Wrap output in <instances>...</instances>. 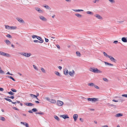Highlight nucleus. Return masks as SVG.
Segmentation results:
<instances>
[{
	"instance_id": "nucleus-57",
	"label": "nucleus",
	"mask_w": 127,
	"mask_h": 127,
	"mask_svg": "<svg viewBox=\"0 0 127 127\" xmlns=\"http://www.w3.org/2000/svg\"><path fill=\"white\" fill-rule=\"evenodd\" d=\"M94 86L96 88H97V89H99V88L97 86H96V85H94Z\"/></svg>"
},
{
	"instance_id": "nucleus-26",
	"label": "nucleus",
	"mask_w": 127,
	"mask_h": 127,
	"mask_svg": "<svg viewBox=\"0 0 127 127\" xmlns=\"http://www.w3.org/2000/svg\"><path fill=\"white\" fill-rule=\"evenodd\" d=\"M38 40H39V43H41L43 42V40L41 37H40V38Z\"/></svg>"
},
{
	"instance_id": "nucleus-3",
	"label": "nucleus",
	"mask_w": 127,
	"mask_h": 127,
	"mask_svg": "<svg viewBox=\"0 0 127 127\" xmlns=\"http://www.w3.org/2000/svg\"><path fill=\"white\" fill-rule=\"evenodd\" d=\"M87 100L89 101L95 102L98 101V99L97 98H87Z\"/></svg>"
},
{
	"instance_id": "nucleus-22",
	"label": "nucleus",
	"mask_w": 127,
	"mask_h": 127,
	"mask_svg": "<svg viewBox=\"0 0 127 127\" xmlns=\"http://www.w3.org/2000/svg\"><path fill=\"white\" fill-rule=\"evenodd\" d=\"M73 10L75 12H80V11H83V10H82V9H78V10L73 9Z\"/></svg>"
},
{
	"instance_id": "nucleus-29",
	"label": "nucleus",
	"mask_w": 127,
	"mask_h": 127,
	"mask_svg": "<svg viewBox=\"0 0 127 127\" xmlns=\"http://www.w3.org/2000/svg\"><path fill=\"white\" fill-rule=\"evenodd\" d=\"M43 7H45L46 9L49 10L50 9V7L47 5L43 6Z\"/></svg>"
},
{
	"instance_id": "nucleus-63",
	"label": "nucleus",
	"mask_w": 127,
	"mask_h": 127,
	"mask_svg": "<svg viewBox=\"0 0 127 127\" xmlns=\"http://www.w3.org/2000/svg\"><path fill=\"white\" fill-rule=\"evenodd\" d=\"M56 46L59 49L60 48V46L59 45H56Z\"/></svg>"
},
{
	"instance_id": "nucleus-45",
	"label": "nucleus",
	"mask_w": 127,
	"mask_h": 127,
	"mask_svg": "<svg viewBox=\"0 0 127 127\" xmlns=\"http://www.w3.org/2000/svg\"><path fill=\"white\" fill-rule=\"evenodd\" d=\"M30 96L32 98L35 97V95L32 94H30Z\"/></svg>"
},
{
	"instance_id": "nucleus-40",
	"label": "nucleus",
	"mask_w": 127,
	"mask_h": 127,
	"mask_svg": "<svg viewBox=\"0 0 127 127\" xmlns=\"http://www.w3.org/2000/svg\"><path fill=\"white\" fill-rule=\"evenodd\" d=\"M11 90L13 92H16L17 91L16 90L13 88L11 89Z\"/></svg>"
},
{
	"instance_id": "nucleus-1",
	"label": "nucleus",
	"mask_w": 127,
	"mask_h": 127,
	"mask_svg": "<svg viewBox=\"0 0 127 127\" xmlns=\"http://www.w3.org/2000/svg\"><path fill=\"white\" fill-rule=\"evenodd\" d=\"M89 70L95 73H101L102 72V71L98 69L97 68L94 67H90L89 69Z\"/></svg>"
},
{
	"instance_id": "nucleus-52",
	"label": "nucleus",
	"mask_w": 127,
	"mask_h": 127,
	"mask_svg": "<svg viewBox=\"0 0 127 127\" xmlns=\"http://www.w3.org/2000/svg\"><path fill=\"white\" fill-rule=\"evenodd\" d=\"M27 53H25V52H23V56H25V57H26V55Z\"/></svg>"
},
{
	"instance_id": "nucleus-15",
	"label": "nucleus",
	"mask_w": 127,
	"mask_h": 127,
	"mask_svg": "<svg viewBox=\"0 0 127 127\" xmlns=\"http://www.w3.org/2000/svg\"><path fill=\"white\" fill-rule=\"evenodd\" d=\"M64 74L65 75L68 74V71L67 68H65L64 71Z\"/></svg>"
},
{
	"instance_id": "nucleus-16",
	"label": "nucleus",
	"mask_w": 127,
	"mask_h": 127,
	"mask_svg": "<svg viewBox=\"0 0 127 127\" xmlns=\"http://www.w3.org/2000/svg\"><path fill=\"white\" fill-rule=\"evenodd\" d=\"M123 114L121 113H119L115 115V117H119L122 116Z\"/></svg>"
},
{
	"instance_id": "nucleus-7",
	"label": "nucleus",
	"mask_w": 127,
	"mask_h": 127,
	"mask_svg": "<svg viewBox=\"0 0 127 127\" xmlns=\"http://www.w3.org/2000/svg\"><path fill=\"white\" fill-rule=\"evenodd\" d=\"M16 19L20 23H24V21L23 19L20 18H17Z\"/></svg>"
},
{
	"instance_id": "nucleus-47",
	"label": "nucleus",
	"mask_w": 127,
	"mask_h": 127,
	"mask_svg": "<svg viewBox=\"0 0 127 127\" xmlns=\"http://www.w3.org/2000/svg\"><path fill=\"white\" fill-rule=\"evenodd\" d=\"M6 36L7 37H9V38H11V35L9 34H7Z\"/></svg>"
},
{
	"instance_id": "nucleus-14",
	"label": "nucleus",
	"mask_w": 127,
	"mask_h": 127,
	"mask_svg": "<svg viewBox=\"0 0 127 127\" xmlns=\"http://www.w3.org/2000/svg\"><path fill=\"white\" fill-rule=\"evenodd\" d=\"M78 117V115L77 114H74L73 115V118L74 119L75 121H76Z\"/></svg>"
},
{
	"instance_id": "nucleus-23",
	"label": "nucleus",
	"mask_w": 127,
	"mask_h": 127,
	"mask_svg": "<svg viewBox=\"0 0 127 127\" xmlns=\"http://www.w3.org/2000/svg\"><path fill=\"white\" fill-rule=\"evenodd\" d=\"M5 26L6 29L8 30H10V26L8 25H5Z\"/></svg>"
},
{
	"instance_id": "nucleus-55",
	"label": "nucleus",
	"mask_w": 127,
	"mask_h": 127,
	"mask_svg": "<svg viewBox=\"0 0 127 127\" xmlns=\"http://www.w3.org/2000/svg\"><path fill=\"white\" fill-rule=\"evenodd\" d=\"M118 41H114L113 43L115 44H117L118 43Z\"/></svg>"
},
{
	"instance_id": "nucleus-53",
	"label": "nucleus",
	"mask_w": 127,
	"mask_h": 127,
	"mask_svg": "<svg viewBox=\"0 0 127 127\" xmlns=\"http://www.w3.org/2000/svg\"><path fill=\"white\" fill-rule=\"evenodd\" d=\"M104 62L106 65H108V64H109V63L106 62Z\"/></svg>"
},
{
	"instance_id": "nucleus-37",
	"label": "nucleus",
	"mask_w": 127,
	"mask_h": 127,
	"mask_svg": "<svg viewBox=\"0 0 127 127\" xmlns=\"http://www.w3.org/2000/svg\"><path fill=\"white\" fill-rule=\"evenodd\" d=\"M4 99L7 101H8L10 102H12L11 100L10 99L5 98H4Z\"/></svg>"
},
{
	"instance_id": "nucleus-59",
	"label": "nucleus",
	"mask_w": 127,
	"mask_h": 127,
	"mask_svg": "<svg viewBox=\"0 0 127 127\" xmlns=\"http://www.w3.org/2000/svg\"><path fill=\"white\" fill-rule=\"evenodd\" d=\"M23 52H19L18 53L19 54H20L22 55H23Z\"/></svg>"
},
{
	"instance_id": "nucleus-34",
	"label": "nucleus",
	"mask_w": 127,
	"mask_h": 127,
	"mask_svg": "<svg viewBox=\"0 0 127 127\" xmlns=\"http://www.w3.org/2000/svg\"><path fill=\"white\" fill-rule=\"evenodd\" d=\"M0 73L2 74H4V72L1 69V67H0Z\"/></svg>"
},
{
	"instance_id": "nucleus-24",
	"label": "nucleus",
	"mask_w": 127,
	"mask_h": 127,
	"mask_svg": "<svg viewBox=\"0 0 127 127\" xmlns=\"http://www.w3.org/2000/svg\"><path fill=\"white\" fill-rule=\"evenodd\" d=\"M75 16H77V17H79V18H80L82 16L80 14L78 13L76 14H75Z\"/></svg>"
},
{
	"instance_id": "nucleus-54",
	"label": "nucleus",
	"mask_w": 127,
	"mask_h": 127,
	"mask_svg": "<svg viewBox=\"0 0 127 127\" xmlns=\"http://www.w3.org/2000/svg\"><path fill=\"white\" fill-rule=\"evenodd\" d=\"M13 108L15 110H19V109H18V108H17L16 107H13Z\"/></svg>"
},
{
	"instance_id": "nucleus-61",
	"label": "nucleus",
	"mask_w": 127,
	"mask_h": 127,
	"mask_svg": "<svg viewBox=\"0 0 127 127\" xmlns=\"http://www.w3.org/2000/svg\"><path fill=\"white\" fill-rule=\"evenodd\" d=\"M20 123H21V124H23L25 126V124L26 123V122L24 123V122H21Z\"/></svg>"
},
{
	"instance_id": "nucleus-19",
	"label": "nucleus",
	"mask_w": 127,
	"mask_h": 127,
	"mask_svg": "<svg viewBox=\"0 0 127 127\" xmlns=\"http://www.w3.org/2000/svg\"><path fill=\"white\" fill-rule=\"evenodd\" d=\"M119 98H120V99H119V101H120L121 102H122L123 101L125 100H124L123 99V98L119 97Z\"/></svg>"
},
{
	"instance_id": "nucleus-51",
	"label": "nucleus",
	"mask_w": 127,
	"mask_h": 127,
	"mask_svg": "<svg viewBox=\"0 0 127 127\" xmlns=\"http://www.w3.org/2000/svg\"><path fill=\"white\" fill-rule=\"evenodd\" d=\"M33 42L35 43L39 42V41L37 40H33Z\"/></svg>"
},
{
	"instance_id": "nucleus-41",
	"label": "nucleus",
	"mask_w": 127,
	"mask_h": 127,
	"mask_svg": "<svg viewBox=\"0 0 127 127\" xmlns=\"http://www.w3.org/2000/svg\"><path fill=\"white\" fill-rule=\"evenodd\" d=\"M103 53L104 54V56H105L106 57H109V56L105 52H104Z\"/></svg>"
},
{
	"instance_id": "nucleus-17",
	"label": "nucleus",
	"mask_w": 127,
	"mask_h": 127,
	"mask_svg": "<svg viewBox=\"0 0 127 127\" xmlns=\"http://www.w3.org/2000/svg\"><path fill=\"white\" fill-rule=\"evenodd\" d=\"M122 40L124 42H127L126 38L125 37H123L122 38Z\"/></svg>"
},
{
	"instance_id": "nucleus-39",
	"label": "nucleus",
	"mask_w": 127,
	"mask_h": 127,
	"mask_svg": "<svg viewBox=\"0 0 127 127\" xmlns=\"http://www.w3.org/2000/svg\"><path fill=\"white\" fill-rule=\"evenodd\" d=\"M8 93L10 95H13L14 94V93H13L11 91H10V92H8Z\"/></svg>"
},
{
	"instance_id": "nucleus-12",
	"label": "nucleus",
	"mask_w": 127,
	"mask_h": 127,
	"mask_svg": "<svg viewBox=\"0 0 127 127\" xmlns=\"http://www.w3.org/2000/svg\"><path fill=\"white\" fill-rule=\"evenodd\" d=\"M24 104L27 106H32L34 105V104L31 103L29 102H26L24 103Z\"/></svg>"
},
{
	"instance_id": "nucleus-21",
	"label": "nucleus",
	"mask_w": 127,
	"mask_h": 127,
	"mask_svg": "<svg viewBox=\"0 0 127 127\" xmlns=\"http://www.w3.org/2000/svg\"><path fill=\"white\" fill-rule=\"evenodd\" d=\"M86 13L87 14H90L91 15H93L94 14L93 13L90 11H87L86 12Z\"/></svg>"
},
{
	"instance_id": "nucleus-60",
	"label": "nucleus",
	"mask_w": 127,
	"mask_h": 127,
	"mask_svg": "<svg viewBox=\"0 0 127 127\" xmlns=\"http://www.w3.org/2000/svg\"><path fill=\"white\" fill-rule=\"evenodd\" d=\"M112 101H114V102H118V100H115L114 99H113L112 100Z\"/></svg>"
},
{
	"instance_id": "nucleus-36",
	"label": "nucleus",
	"mask_w": 127,
	"mask_h": 127,
	"mask_svg": "<svg viewBox=\"0 0 127 127\" xmlns=\"http://www.w3.org/2000/svg\"><path fill=\"white\" fill-rule=\"evenodd\" d=\"M111 3H114L115 2V1L114 0H108Z\"/></svg>"
},
{
	"instance_id": "nucleus-10",
	"label": "nucleus",
	"mask_w": 127,
	"mask_h": 127,
	"mask_svg": "<svg viewBox=\"0 0 127 127\" xmlns=\"http://www.w3.org/2000/svg\"><path fill=\"white\" fill-rule=\"evenodd\" d=\"M60 117L63 118L64 119L69 118V117L68 116V115H67L66 114H64L61 115L60 116Z\"/></svg>"
},
{
	"instance_id": "nucleus-46",
	"label": "nucleus",
	"mask_w": 127,
	"mask_h": 127,
	"mask_svg": "<svg viewBox=\"0 0 127 127\" xmlns=\"http://www.w3.org/2000/svg\"><path fill=\"white\" fill-rule=\"evenodd\" d=\"M103 80L106 82H107L108 81V80L106 78H103Z\"/></svg>"
},
{
	"instance_id": "nucleus-44",
	"label": "nucleus",
	"mask_w": 127,
	"mask_h": 127,
	"mask_svg": "<svg viewBox=\"0 0 127 127\" xmlns=\"http://www.w3.org/2000/svg\"><path fill=\"white\" fill-rule=\"evenodd\" d=\"M41 70L42 71L44 72V73H45V70L44 69L42 68V67H41Z\"/></svg>"
},
{
	"instance_id": "nucleus-50",
	"label": "nucleus",
	"mask_w": 127,
	"mask_h": 127,
	"mask_svg": "<svg viewBox=\"0 0 127 127\" xmlns=\"http://www.w3.org/2000/svg\"><path fill=\"white\" fill-rule=\"evenodd\" d=\"M122 96L123 97H126L127 94H123L122 95Z\"/></svg>"
},
{
	"instance_id": "nucleus-64",
	"label": "nucleus",
	"mask_w": 127,
	"mask_h": 127,
	"mask_svg": "<svg viewBox=\"0 0 127 127\" xmlns=\"http://www.w3.org/2000/svg\"><path fill=\"white\" fill-rule=\"evenodd\" d=\"M102 127H108V126L107 125H105L104 126H102Z\"/></svg>"
},
{
	"instance_id": "nucleus-5",
	"label": "nucleus",
	"mask_w": 127,
	"mask_h": 127,
	"mask_svg": "<svg viewBox=\"0 0 127 127\" xmlns=\"http://www.w3.org/2000/svg\"><path fill=\"white\" fill-rule=\"evenodd\" d=\"M34 9L39 13H42L43 12V11L39 7H35L34 8Z\"/></svg>"
},
{
	"instance_id": "nucleus-20",
	"label": "nucleus",
	"mask_w": 127,
	"mask_h": 127,
	"mask_svg": "<svg viewBox=\"0 0 127 127\" xmlns=\"http://www.w3.org/2000/svg\"><path fill=\"white\" fill-rule=\"evenodd\" d=\"M55 74L57 76H61V74L58 71H55Z\"/></svg>"
},
{
	"instance_id": "nucleus-38",
	"label": "nucleus",
	"mask_w": 127,
	"mask_h": 127,
	"mask_svg": "<svg viewBox=\"0 0 127 127\" xmlns=\"http://www.w3.org/2000/svg\"><path fill=\"white\" fill-rule=\"evenodd\" d=\"M32 111L33 112H36L37 111V110L36 108H34L32 109Z\"/></svg>"
},
{
	"instance_id": "nucleus-2",
	"label": "nucleus",
	"mask_w": 127,
	"mask_h": 127,
	"mask_svg": "<svg viewBox=\"0 0 127 127\" xmlns=\"http://www.w3.org/2000/svg\"><path fill=\"white\" fill-rule=\"evenodd\" d=\"M44 99L49 101V102L53 103H55L56 102L55 100L53 99H50L48 97H45Z\"/></svg>"
},
{
	"instance_id": "nucleus-8",
	"label": "nucleus",
	"mask_w": 127,
	"mask_h": 127,
	"mask_svg": "<svg viewBox=\"0 0 127 127\" xmlns=\"http://www.w3.org/2000/svg\"><path fill=\"white\" fill-rule=\"evenodd\" d=\"M63 102L60 100H58L57 101V104L58 106H61L63 105Z\"/></svg>"
},
{
	"instance_id": "nucleus-35",
	"label": "nucleus",
	"mask_w": 127,
	"mask_h": 127,
	"mask_svg": "<svg viewBox=\"0 0 127 127\" xmlns=\"http://www.w3.org/2000/svg\"><path fill=\"white\" fill-rule=\"evenodd\" d=\"M8 77L10 78V79H12V80H13L14 81H15V80L14 79V78L10 76H8L7 77Z\"/></svg>"
},
{
	"instance_id": "nucleus-33",
	"label": "nucleus",
	"mask_w": 127,
	"mask_h": 127,
	"mask_svg": "<svg viewBox=\"0 0 127 127\" xmlns=\"http://www.w3.org/2000/svg\"><path fill=\"white\" fill-rule=\"evenodd\" d=\"M36 114H40L41 115H43L44 114L43 112H41V111L39 112H36Z\"/></svg>"
},
{
	"instance_id": "nucleus-56",
	"label": "nucleus",
	"mask_w": 127,
	"mask_h": 127,
	"mask_svg": "<svg viewBox=\"0 0 127 127\" xmlns=\"http://www.w3.org/2000/svg\"><path fill=\"white\" fill-rule=\"evenodd\" d=\"M45 40L46 42H48L49 41L48 39L47 38H45Z\"/></svg>"
},
{
	"instance_id": "nucleus-27",
	"label": "nucleus",
	"mask_w": 127,
	"mask_h": 127,
	"mask_svg": "<svg viewBox=\"0 0 127 127\" xmlns=\"http://www.w3.org/2000/svg\"><path fill=\"white\" fill-rule=\"evenodd\" d=\"M38 40H39V43H41L43 42V40L41 37H40V38Z\"/></svg>"
},
{
	"instance_id": "nucleus-9",
	"label": "nucleus",
	"mask_w": 127,
	"mask_h": 127,
	"mask_svg": "<svg viewBox=\"0 0 127 127\" xmlns=\"http://www.w3.org/2000/svg\"><path fill=\"white\" fill-rule=\"evenodd\" d=\"M94 16L98 19L100 20H102L103 19L102 17L98 14H95Z\"/></svg>"
},
{
	"instance_id": "nucleus-62",
	"label": "nucleus",
	"mask_w": 127,
	"mask_h": 127,
	"mask_svg": "<svg viewBox=\"0 0 127 127\" xmlns=\"http://www.w3.org/2000/svg\"><path fill=\"white\" fill-rule=\"evenodd\" d=\"M80 120L82 122H83V119L82 118H80Z\"/></svg>"
},
{
	"instance_id": "nucleus-11",
	"label": "nucleus",
	"mask_w": 127,
	"mask_h": 127,
	"mask_svg": "<svg viewBox=\"0 0 127 127\" xmlns=\"http://www.w3.org/2000/svg\"><path fill=\"white\" fill-rule=\"evenodd\" d=\"M68 73L71 76H73L75 73V72L73 70L72 71H69L68 72Z\"/></svg>"
},
{
	"instance_id": "nucleus-25",
	"label": "nucleus",
	"mask_w": 127,
	"mask_h": 127,
	"mask_svg": "<svg viewBox=\"0 0 127 127\" xmlns=\"http://www.w3.org/2000/svg\"><path fill=\"white\" fill-rule=\"evenodd\" d=\"M54 118L56 119L58 121L60 120V119H59V118L57 116H54Z\"/></svg>"
},
{
	"instance_id": "nucleus-30",
	"label": "nucleus",
	"mask_w": 127,
	"mask_h": 127,
	"mask_svg": "<svg viewBox=\"0 0 127 127\" xmlns=\"http://www.w3.org/2000/svg\"><path fill=\"white\" fill-rule=\"evenodd\" d=\"M76 54L77 55L78 57H80L81 56L80 53L78 51H77L76 52Z\"/></svg>"
},
{
	"instance_id": "nucleus-32",
	"label": "nucleus",
	"mask_w": 127,
	"mask_h": 127,
	"mask_svg": "<svg viewBox=\"0 0 127 127\" xmlns=\"http://www.w3.org/2000/svg\"><path fill=\"white\" fill-rule=\"evenodd\" d=\"M88 85L91 86H94V84L93 83H90L88 84Z\"/></svg>"
},
{
	"instance_id": "nucleus-48",
	"label": "nucleus",
	"mask_w": 127,
	"mask_h": 127,
	"mask_svg": "<svg viewBox=\"0 0 127 127\" xmlns=\"http://www.w3.org/2000/svg\"><path fill=\"white\" fill-rule=\"evenodd\" d=\"M37 37V35H33L32 36V38H33V39L35 38H36Z\"/></svg>"
},
{
	"instance_id": "nucleus-13",
	"label": "nucleus",
	"mask_w": 127,
	"mask_h": 127,
	"mask_svg": "<svg viewBox=\"0 0 127 127\" xmlns=\"http://www.w3.org/2000/svg\"><path fill=\"white\" fill-rule=\"evenodd\" d=\"M109 58H110V59L111 61L113 62H114L115 63L116 61V60L111 56H109Z\"/></svg>"
},
{
	"instance_id": "nucleus-18",
	"label": "nucleus",
	"mask_w": 127,
	"mask_h": 127,
	"mask_svg": "<svg viewBox=\"0 0 127 127\" xmlns=\"http://www.w3.org/2000/svg\"><path fill=\"white\" fill-rule=\"evenodd\" d=\"M5 42L8 45H9L11 44L10 42L8 39L6 40Z\"/></svg>"
},
{
	"instance_id": "nucleus-43",
	"label": "nucleus",
	"mask_w": 127,
	"mask_h": 127,
	"mask_svg": "<svg viewBox=\"0 0 127 127\" xmlns=\"http://www.w3.org/2000/svg\"><path fill=\"white\" fill-rule=\"evenodd\" d=\"M33 66L34 68L36 70H38V69H37V67H36V66L34 65H33Z\"/></svg>"
},
{
	"instance_id": "nucleus-42",
	"label": "nucleus",
	"mask_w": 127,
	"mask_h": 127,
	"mask_svg": "<svg viewBox=\"0 0 127 127\" xmlns=\"http://www.w3.org/2000/svg\"><path fill=\"white\" fill-rule=\"evenodd\" d=\"M0 120L3 121H4L5 120V119L4 117H0Z\"/></svg>"
},
{
	"instance_id": "nucleus-31",
	"label": "nucleus",
	"mask_w": 127,
	"mask_h": 127,
	"mask_svg": "<svg viewBox=\"0 0 127 127\" xmlns=\"http://www.w3.org/2000/svg\"><path fill=\"white\" fill-rule=\"evenodd\" d=\"M17 27L15 26H10V30H14L16 29Z\"/></svg>"
},
{
	"instance_id": "nucleus-28",
	"label": "nucleus",
	"mask_w": 127,
	"mask_h": 127,
	"mask_svg": "<svg viewBox=\"0 0 127 127\" xmlns=\"http://www.w3.org/2000/svg\"><path fill=\"white\" fill-rule=\"evenodd\" d=\"M31 55V54L30 53H27L26 57H30Z\"/></svg>"
},
{
	"instance_id": "nucleus-6",
	"label": "nucleus",
	"mask_w": 127,
	"mask_h": 127,
	"mask_svg": "<svg viewBox=\"0 0 127 127\" xmlns=\"http://www.w3.org/2000/svg\"><path fill=\"white\" fill-rule=\"evenodd\" d=\"M39 18L41 19V20L44 21L46 22L47 21V19L43 16H42L40 15L39 16Z\"/></svg>"
},
{
	"instance_id": "nucleus-58",
	"label": "nucleus",
	"mask_w": 127,
	"mask_h": 127,
	"mask_svg": "<svg viewBox=\"0 0 127 127\" xmlns=\"http://www.w3.org/2000/svg\"><path fill=\"white\" fill-rule=\"evenodd\" d=\"M4 90L3 88H0V91H3Z\"/></svg>"
},
{
	"instance_id": "nucleus-4",
	"label": "nucleus",
	"mask_w": 127,
	"mask_h": 127,
	"mask_svg": "<svg viewBox=\"0 0 127 127\" xmlns=\"http://www.w3.org/2000/svg\"><path fill=\"white\" fill-rule=\"evenodd\" d=\"M0 53V55H1L7 57H10V55L8 54L1 51Z\"/></svg>"
},
{
	"instance_id": "nucleus-49",
	"label": "nucleus",
	"mask_w": 127,
	"mask_h": 127,
	"mask_svg": "<svg viewBox=\"0 0 127 127\" xmlns=\"http://www.w3.org/2000/svg\"><path fill=\"white\" fill-rule=\"evenodd\" d=\"M25 126H26V127H29L28 124L27 123H26Z\"/></svg>"
}]
</instances>
